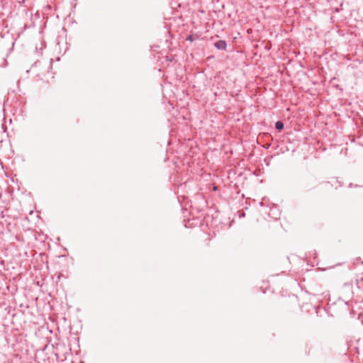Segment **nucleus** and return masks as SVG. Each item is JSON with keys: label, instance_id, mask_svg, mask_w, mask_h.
<instances>
[{"label": "nucleus", "instance_id": "6", "mask_svg": "<svg viewBox=\"0 0 363 363\" xmlns=\"http://www.w3.org/2000/svg\"><path fill=\"white\" fill-rule=\"evenodd\" d=\"M213 190H214V191H216V190H217V186H214V187H213Z\"/></svg>", "mask_w": 363, "mask_h": 363}, {"label": "nucleus", "instance_id": "3", "mask_svg": "<svg viewBox=\"0 0 363 363\" xmlns=\"http://www.w3.org/2000/svg\"><path fill=\"white\" fill-rule=\"evenodd\" d=\"M284 126V123L281 121H279L276 122V123H275V128L277 130H278L279 131H281V130H283Z\"/></svg>", "mask_w": 363, "mask_h": 363}, {"label": "nucleus", "instance_id": "5", "mask_svg": "<svg viewBox=\"0 0 363 363\" xmlns=\"http://www.w3.org/2000/svg\"><path fill=\"white\" fill-rule=\"evenodd\" d=\"M314 308H315V312L318 313V306H315Z\"/></svg>", "mask_w": 363, "mask_h": 363}, {"label": "nucleus", "instance_id": "1", "mask_svg": "<svg viewBox=\"0 0 363 363\" xmlns=\"http://www.w3.org/2000/svg\"><path fill=\"white\" fill-rule=\"evenodd\" d=\"M215 47L218 50H225L227 47V43L225 40H218L214 44Z\"/></svg>", "mask_w": 363, "mask_h": 363}, {"label": "nucleus", "instance_id": "4", "mask_svg": "<svg viewBox=\"0 0 363 363\" xmlns=\"http://www.w3.org/2000/svg\"><path fill=\"white\" fill-rule=\"evenodd\" d=\"M186 40L193 41L192 35H188L186 38Z\"/></svg>", "mask_w": 363, "mask_h": 363}, {"label": "nucleus", "instance_id": "2", "mask_svg": "<svg viewBox=\"0 0 363 363\" xmlns=\"http://www.w3.org/2000/svg\"><path fill=\"white\" fill-rule=\"evenodd\" d=\"M306 260V264L308 266L315 267V266L318 265V260L316 259L315 257H314L313 258V259H311L310 258V257H307Z\"/></svg>", "mask_w": 363, "mask_h": 363}]
</instances>
